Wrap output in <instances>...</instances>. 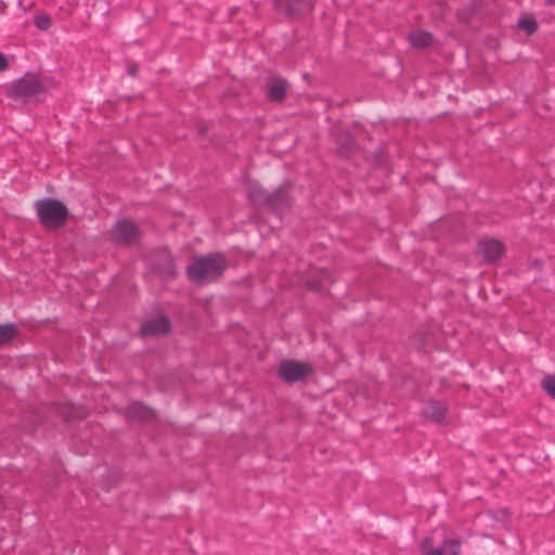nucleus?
Masks as SVG:
<instances>
[{
	"label": "nucleus",
	"mask_w": 555,
	"mask_h": 555,
	"mask_svg": "<svg viewBox=\"0 0 555 555\" xmlns=\"http://www.w3.org/2000/svg\"><path fill=\"white\" fill-rule=\"evenodd\" d=\"M227 268L228 261L221 253H210L195 258L186 273L192 282L204 285L221 278Z\"/></svg>",
	"instance_id": "1"
},
{
	"label": "nucleus",
	"mask_w": 555,
	"mask_h": 555,
	"mask_svg": "<svg viewBox=\"0 0 555 555\" xmlns=\"http://www.w3.org/2000/svg\"><path fill=\"white\" fill-rule=\"evenodd\" d=\"M39 222L49 230L62 228L69 215L67 207L59 199L46 197L35 203Z\"/></svg>",
	"instance_id": "2"
},
{
	"label": "nucleus",
	"mask_w": 555,
	"mask_h": 555,
	"mask_svg": "<svg viewBox=\"0 0 555 555\" xmlns=\"http://www.w3.org/2000/svg\"><path fill=\"white\" fill-rule=\"evenodd\" d=\"M44 92L46 87L40 79L34 74H26L14 81L8 90V96L28 103L39 101Z\"/></svg>",
	"instance_id": "3"
},
{
	"label": "nucleus",
	"mask_w": 555,
	"mask_h": 555,
	"mask_svg": "<svg viewBox=\"0 0 555 555\" xmlns=\"http://www.w3.org/2000/svg\"><path fill=\"white\" fill-rule=\"evenodd\" d=\"M112 241L121 246L138 245L141 238L140 228L130 219H119L111 232Z\"/></svg>",
	"instance_id": "4"
},
{
	"label": "nucleus",
	"mask_w": 555,
	"mask_h": 555,
	"mask_svg": "<svg viewBox=\"0 0 555 555\" xmlns=\"http://www.w3.org/2000/svg\"><path fill=\"white\" fill-rule=\"evenodd\" d=\"M312 373L310 363L296 360H283L278 367L279 378L286 384L304 382Z\"/></svg>",
	"instance_id": "5"
},
{
	"label": "nucleus",
	"mask_w": 555,
	"mask_h": 555,
	"mask_svg": "<svg viewBox=\"0 0 555 555\" xmlns=\"http://www.w3.org/2000/svg\"><path fill=\"white\" fill-rule=\"evenodd\" d=\"M274 9L287 18L297 20L313 9L312 0H273Z\"/></svg>",
	"instance_id": "6"
},
{
	"label": "nucleus",
	"mask_w": 555,
	"mask_h": 555,
	"mask_svg": "<svg viewBox=\"0 0 555 555\" xmlns=\"http://www.w3.org/2000/svg\"><path fill=\"white\" fill-rule=\"evenodd\" d=\"M291 188L289 182L282 183L279 189L270 193L266 207L273 212H281L291 208L293 204V197L289 194Z\"/></svg>",
	"instance_id": "7"
},
{
	"label": "nucleus",
	"mask_w": 555,
	"mask_h": 555,
	"mask_svg": "<svg viewBox=\"0 0 555 555\" xmlns=\"http://www.w3.org/2000/svg\"><path fill=\"white\" fill-rule=\"evenodd\" d=\"M289 88L288 81L278 75H270L266 87V95L268 101L272 103H281Z\"/></svg>",
	"instance_id": "8"
},
{
	"label": "nucleus",
	"mask_w": 555,
	"mask_h": 555,
	"mask_svg": "<svg viewBox=\"0 0 555 555\" xmlns=\"http://www.w3.org/2000/svg\"><path fill=\"white\" fill-rule=\"evenodd\" d=\"M171 322L168 317L159 315L142 323L140 332L142 336H157L169 333Z\"/></svg>",
	"instance_id": "9"
},
{
	"label": "nucleus",
	"mask_w": 555,
	"mask_h": 555,
	"mask_svg": "<svg viewBox=\"0 0 555 555\" xmlns=\"http://www.w3.org/2000/svg\"><path fill=\"white\" fill-rule=\"evenodd\" d=\"M478 250L486 261L493 262L501 258L504 253V246L500 241L489 238L479 243Z\"/></svg>",
	"instance_id": "10"
},
{
	"label": "nucleus",
	"mask_w": 555,
	"mask_h": 555,
	"mask_svg": "<svg viewBox=\"0 0 555 555\" xmlns=\"http://www.w3.org/2000/svg\"><path fill=\"white\" fill-rule=\"evenodd\" d=\"M127 417L139 422H149L155 417L154 410L142 402H132L127 408Z\"/></svg>",
	"instance_id": "11"
},
{
	"label": "nucleus",
	"mask_w": 555,
	"mask_h": 555,
	"mask_svg": "<svg viewBox=\"0 0 555 555\" xmlns=\"http://www.w3.org/2000/svg\"><path fill=\"white\" fill-rule=\"evenodd\" d=\"M337 153L341 157H350L358 150L354 137L350 132L339 133L336 140Z\"/></svg>",
	"instance_id": "12"
},
{
	"label": "nucleus",
	"mask_w": 555,
	"mask_h": 555,
	"mask_svg": "<svg viewBox=\"0 0 555 555\" xmlns=\"http://www.w3.org/2000/svg\"><path fill=\"white\" fill-rule=\"evenodd\" d=\"M447 411V406L442 402L431 400L424 406L423 414L426 418L441 424L444 422Z\"/></svg>",
	"instance_id": "13"
},
{
	"label": "nucleus",
	"mask_w": 555,
	"mask_h": 555,
	"mask_svg": "<svg viewBox=\"0 0 555 555\" xmlns=\"http://www.w3.org/2000/svg\"><path fill=\"white\" fill-rule=\"evenodd\" d=\"M270 193L258 183H250L247 189L248 199L258 206H267Z\"/></svg>",
	"instance_id": "14"
},
{
	"label": "nucleus",
	"mask_w": 555,
	"mask_h": 555,
	"mask_svg": "<svg viewBox=\"0 0 555 555\" xmlns=\"http://www.w3.org/2000/svg\"><path fill=\"white\" fill-rule=\"evenodd\" d=\"M411 44L418 49L427 48L433 42V36L429 31L420 30L411 33L409 36Z\"/></svg>",
	"instance_id": "15"
},
{
	"label": "nucleus",
	"mask_w": 555,
	"mask_h": 555,
	"mask_svg": "<svg viewBox=\"0 0 555 555\" xmlns=\"http://www.w3.org/2000/svg\"><path fill=\"white\" fill-rule=\"evenodd\" d=\"M18 330L13 323L0 325V348L9 345L16 336Z\"/></svg>",
	"instance_id": "16"
},
{
	"label": "nucleus",
	"mask_w": 555,
	"mask_h": 555,
	"mask_svg": "<svg viewBox=\"0 0 555 555\" xmlns=\"http://www.w3.org/2000/svg\"><path fill=\"white\" fill-rule=\"evenodd\" d=\"M443 555H459L460 554V541L459 540H447L441 546Z\"/></svg>",
	"instance_id": "17"
},
{
	"label": "nucleus",
	"mask_w": 555,
	"mask_h": 555,
	"mask_svg": "<svg viewBox=\"0 0 555 555\" xmlns=\"http://www.w3.org/2000/svg\"><path fill=\"white\" fill-rule=\"evenodd\" d=\"M35 26L40 30H47L51 27V18L46 14L36 15L34 20Z\"/></svg>",
	"instance_id": "18"
},
{
	"label": "nucleus",
	"mask_w": 555,
	"mask_h": 555,
	"mask_svg": "<svg viewBox=\"0 0 555 555\" xmlns=\"http://www.w3.org/2000/svg\"><path fill=\"white\" fill-rule=\"evenodd\" d=\"M518 26L529 35L533 34L538 29V23L533 18H521L518 22Z\"/></svg>",
	"instance_id": "19"
},
{
	"label": "nucleus",
	"mask_w": 555,
	"mask_h": 555,
	"mask_svg": "<svg viewBox=\"0 0 555 555\" xmlns=\"http://www.w3.org/2000/svg\"><path fill=\"white\" fill-rule=\"evenodd\" d=\"M542 388L555 399V375H548L542 380Z\"/></svg>",
	"instance_id": "20"
},
{
	"label": "nucleus",
	"mask_w": 555,
	"mask_h": 555,
	"mask_svg": "<svg viewBox=\"0 0 555 555\" xmlns=\"http://www.w3.org/2000/svg\"><path fill=\"white\" fill-rule=\"evenodd\" d=\"M162 274L166 278H173L176 275L175 266L171 259L166 260Z\"/></svg>",
	"instance_id": "21"
},
{
	"label": "nucleus",
	"mask_w": 555,
	"mask_h": 555,
	"mask_svg": "<svg viewBox=\"0 0 555 555\" xmlns=\"http://www.w3.org/2000/svg\"><path fill=\"white\" fill-rule=\"evenodd\" d=\"M9 67V62L7 57L0 53V72L5 70Z\"/></svg>",
	"instance_id": "22"
},
{
	"label": "nucleus",
	"mask_w": 555,
	"mask_h": 555,
	"mask_svg": "<svg viewBox=\"0 0 555 555\" xmlns=\"http://www.w3.org/2000/svg\"><path fill=\"white\" fill-rule=\"evenodd\" d=\"M424 555H443V551H442V547H438V548H435V550H426Z\"/></svg>",
	"instance_id": "23"
},
{
	"label": "nucleus",
	"mask_w": 555,
	"mask_h": 555,
	"mask_svg": "<svg viewBox=\"0 0 555 555\" xmlns=\"http://www.w3.org/2000/svg\"><path fill=\"white\" fill-rule=\"evenodd\" d=\"M308 285L313 291H320L321 289V284H320L319 281H308Z\"/></svg>",
	"instance_id": "24"
},
{
	"label": "nucleus",
	"mask_w": 555,
	"mask_h": 555,
	"mask_svg": "<svg viewBox=\"0 0 555 555\" xmlns=\"http://www.w3.org/2000/svg\"><path fill=\"white\" fill-rule=\"evenodd\" d=\"M128 72L131 76H137L138 66L135 64H131L128 66Z\"/></svg>",
	"instance_id": "25"
},
{
	"label": "nucleus",
	"mask_w": 555,
	"mask_h": 555,
	"mask_svg": "<svg viewBox=\"0 0 555 555\" xmlns=\"http://www.w3.org/2000/svg\"><path fill=\"white\" fill-rule=\"evenodd\" d=\"M550 3H555V0H548Z\"/></svg>",
	"instance_id": "26"
}]
</instances>
